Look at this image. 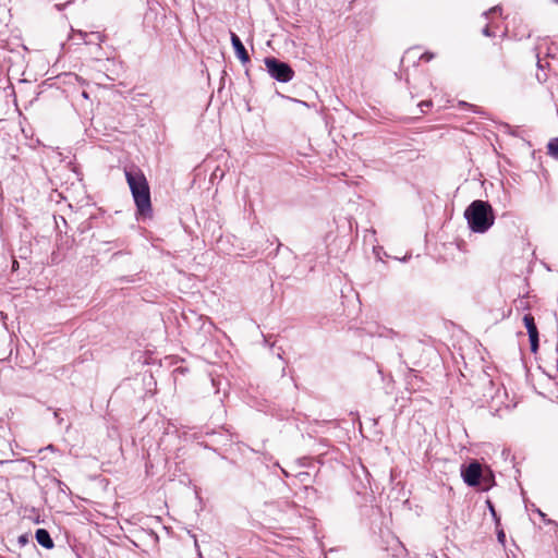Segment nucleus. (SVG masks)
I'll return each instance as SVG.
<instances>
[{
	"label": "nucleus",
	"mask_w": 558,
	"mask_h": 558,
	"mask_svg": "<svg viewBox=\"0 0 558 558\" xmlns=\"http://www.w3.org/2000/svg\"><path fill=\"white\" fill-rule=\"evenodd\" d=\"M124 174L136 205L137 216L151 217L150 190L144 173L136 167H130L124 169Z\"/></svg>",
	"instance_id": "obj_1"
},
{
	"label": "nucleus",
	"mask_w": 558,
	"mask_h": 558,
	"mask_svg": "<svg viewBox=\"0 0 558 558\" xmlns=\"http://www.w3.org/2000/svg\"><path fill=\"white\" fill-rule=\"evenodd\" d=\"M464 218L473 232L485 233L495 222V213L488 202L476 199L464 210Z\"/></svg>",
	"instance_id": "obj_2"
},
{
	"label": "nucleus",
	"mask_w": 558,
	"mask_h": 558,
	"mask_svg": "<svg viewBox=\"0 0 558 558\" xmlns=\"http://www.w3.org/2000/svg\"><path fill=\"white\" fill-rule=\"evenodd\" d=\"M461 476L466 485L480 487L482 490H487L493 481L492 472L489 470L484 472L482 464L476 460L461 466Z\"/></svg>",
	"instance_id": "obj_3"
},
{
	"label": "nucleus",
	"mask_w": 558,
	"mask_h": 558,
	"mask_svg": "<svg viewBox=\"0 0 558 558\" xmlns=\"http://www.w3.org/2000/svg\"><path fill=\"white\" fill-rule=\"evenodd\" d=\"M265 65L269 75L279 82L287 83L294 76L292 68L287 62L280 61L275 57L265 58Z\"/></svg>",
	"instance_id": "obj_4"
},
{
	"label": "nucleus",
	"mask_w": 558,
	"mask_h": 558,
	"mask_svg": "<svg viewBox=\"0 0 558 558\" xmlns=\"http://www.w3.org/2000/svg\"><path fill=\"white\" fill-rule=\"evenodd\" d=\"M231 44L235 51L236 57L241 60L243 64L250 62V56L242 44L240 37L235 33H231Z\"/></svg>",
	"instance_id": "obj_5"
},
{
	"label": "nucleus",
	"mask_w": 558,
	"mask_h": 558,
	"mask_svg": "<svg viewBox=\"0 0 558 558\" xmlns=\"http://www.w3.org/2000/svg\"><path fill=\"white\" fill-rule=\"evenodd\" d=\"M35 538L38 542V544L46 549H51L54 546V543L49 532L45 529H38L35 533Z\"/></svg>",
	"instance_id": "obj_6"
},
{
	"label": "nucleus",
	"mask_w": 558,
	"mask_h": 558,
	"mask_svg": "<svg viewBox=\"0 0 558 558\" xmlns=\"http://www.w3.org/2000/svg\"><path fill=\"white\" fill-rule=\"evenodd\" d=\"M523 324L527 330L529 336L538 332L534 317L531 314L524 315Z\"/></svg>",
	"instance_id": "obj_7"
},
{
	"label": "nucleus",
	"mask_w": 558,
	"mask_h": 558,
	"mask_svg": "<svg viewBox=\"0 0 558 558\" xmlns=\"http://www.w3.org/2000/svg\"><path fill=\"white\" fill-rule=\"evenodd\" d=\"M548 155L558 159V137L551 138L547 145Z\"/></svg>",
	"instance_id": "obj_8"
},
{
	"label": "nucleus",
	"mask_w": 558,
	"mask_h": 558,
	"mask_svg": "<svg viewBox=\"0 0 558 558\" xmlns=\"http://www.w3.org/2000/svg\"><path fill=\"white\" fill-rule=\"evenodd\" d=\"M531 351L536 352L538 349V332L530 335Z\"/></svg>",
	"instance_id": "obj_9"
},
{
	"label": "nucleus",
	"mask_w": 558,
	"mask_h": 558,
	"mask_svg": "<svg viewBox=\"0 0 558 558\" xmlns=\"http://www.w3.org/2000/svg\"><path fill=\"white\" fill-rule=\"evenodd\" d=\"M418 107H420V109H421V112H423V113H424V112H426V110H427L428 108H430V107H432V101H430V100H423V101H421V102L418 104Z\"/></svg>",
	"instance_id": "obj_10"
},
{
	"label": "nucleus",
	"mask_w": 558,
	"mask_h": 558,
	"mask_svg": "<svg viewBox=\"0 0 558 558\" xmlns=\"http://www.w3.org/2000/svg\"><path fill=\"white\" fill-rule=\"evenodd\" d=\"M497 538H498L499 543L505 544V542H506V534H505L504 530L498 531Z\"/></svg>",
	"instance_id": "obj_11"
},
{
	"label": "nucleus",
	"mask_w": 558,
	"mask_h": 558,
	"mask_svg": "<svg viewBox=\"0 0 558 558\" xmlns=\"http://www.w3.org/2000/svg\"><path fill=\"white\" fill-rule=\"evenodd\" d=\"M434 58V53L432 52H425L421 56V60H424V61H430L432 59Z\"/></svg>",
	"instance_id": "obj_12"
},
{
	"label": "nucleus",
	"mask_w": 558,
	"mask_h": 558,
	"mask_svg": "<svg viewBox=\"0 0 558 558\" xmlns=\"http://www.w3.org/2000/svg\"><path fill=\"white\" fill-rule=\"evenodd\" d=\"M487 505H488V508H489V510H490V512H492L493 517H494V518L496 519V521L498 522L497 514H496V510H495V508H494V506H493L492 501H490V500H487Z\"/></svg>",
	"instance_id": "obj_13"
},
{
	"label": "nucleus",
	"mask_w": 558,
	"mask_h": 558,
	"mask_svg": "<svg viewBox=\"0 0 558 558\" xmlns=\"http://www.w3.org/2000/svg\"><path fill=\"white\" fill-rule=\"evenodd\" d=\"M76 34L80 36V38H81V39H84L85 44H90V40H86V39H85V37H87V36H88V34H87V33H84V32H82V31H78Z\"/></svg>",
	"instance_id": "obj_14"
},
{
	"label": "nucleus",
	"mask_w": 558,
	"mask_h": 558,
	"mask_svg": "<svg viewBox=\"0 0 558 558\" xmlns=\"http://www.w3.org/2000/svg\"><path fill=\"white\" fill-rule=\"evenodd\" d=\"M483 35L487 36V37H493L494 34L490 32V28L488 26H485L483 28Z\"/></svg>",
	"instance_id": "obj_15"
},
{
	"label": "nucleus",
	"mask_w": 558,
	"mask_h": 558,
	"mask_svg": "<svg viewBox=\"0 0 558 558\" xmlns=\"http://www.w3.org/2000/svg\"><path fill=\"white\" fill-rule=\"evenodd\" d=\"M70 3H72V1H68L66 3H63V4H59V3H58V4H56V5H54V8H56L58 11H62V10H64V8H65L68 4H70Z\"/></svg>",
	"instance_id": "obj_16"
},
{
	"label": "nucleus",
	"mask_w": 558,
	"mask_h": 558,
	"mask_svg": "<svg viewBox=\"0 0 558 558\" xmlns=\"http://www.w3.org/2000/svg\"><path fill=\"white\" fill-rule=\"evenodd\" d=\"M500 10H501L500 7H498V5L494 7L488 12H485V15L487 16L488 14L496 13V12H498Z\"/></svg>",
	"instance_id": "obj_17"
},
{
	"label": "nucleus",
	"mask_w": 558,
	"mask_h": 558,
	"mask_svg": "<svg viewBox=\"0 0 558 558\" xmlns=\"http://www.w3.org/2000/svg\"><path fill=\"white\" fill-rule=\"evenodd\" d=\"M53 415H54V417L58 420V423H59V424H61L62 418H61V417H59V412H58V411H54Z\"/></svg>",
	"instance_id": "obj_18"
},
{
	"label": "nucleus",
	"mask_w": 558,
	"mask_h": 558,
	"mask_svg": "<svg viewBox=\"0 0 558 558\" xmlns=\"http://www.w3.org/2000/svg\"><path fill=\"white\" fill-rule=\"evenodd\" d=\"M47 449H49V450H53V445H49V446L47 447Z\"/></svg>",
	"instance_id": "obj_19"
},
{
	"label": "nucleus",
	"mask_w": 558,
	"mask_h": 558,
	"mask_svg": "<svg viewBox=\"0 0 558 558\" xmlns=\"http://www.w3.org/2000/svg\"><path fill=\"white\" fill-rule=\"evenodd\" d=\"M218 169H216V171H214V175L216 177H219V173H217Z\"/></svg>",
	"instance_id": "obj_20"
},
{
	"label": "nucleus",
	"mask_w": 558,
	"mask_h": 558,
	"mask_svg": "<svg viewBox=\"0 0 558 558\" xmlns=\"http://www.w3.org/2000/svg\"><path fill=\"white\" fill-rule=\"evenodd\" d=\"M218 169H216V171H214V175L216 177H219V173H217Z\"/></svg>",
	"instance_id": "obj_21"
},
{
	"label": "nucleus",
	"mask_w": 558,
	"mask_h": 558,
	"mask_svg": "<svg viewBox=\"0 0 558 558\" xmlns=\"http://www.w3.org/2000/svg\"><path fill=\"white\" fill-rule=\"evenodd\" d=\"M93 36H96L97 38H99V35L97 33H92Z\"/></svg>",
	"instance_id": "obj_22"
},
{
	"label": "nucleus",
	"mask_w": 558,
	"mask_h": 558,
	"mask_svg": "<svg viewBox=\"0 0 558 558\" xmlns=\"http://www.w3.org/2000/svg\"><path fill=\"white\" fill-rule=\"evenodd\" d=\"M17 260H14L13 268L16 267Z\"/></svg>",
	"instance_id": "obj_23"
},
{
	"label": "nucleus",
	"mask_w": 558,
	"mask_h": 558,
	"mask_svg": "<svg viewBox=\"0 0 558 558\" xmlns=\"http://www.w3.org/2000/svg\"><path fill=\"white\" fill-rule=\"evenodd\" d=\"M17 260H14L13 268L16 267Z\"/></svg>",
	"instance_id": "obj_24"
},
{
	"label": "nucleus",
	"mask_w": 558,
	"mask_h": 558,
	"mask_svg": "<svg viewBox=\"0 0 558 558\" xmlns=\"http://www.w3.org/2000/svg\"><path fill=\"white\" fill-rule=\"evenodd\" d=\"M557 2H558V0H557Z\"/></svg>",
	"instance_id": "obj_25"
}]
</instances>
